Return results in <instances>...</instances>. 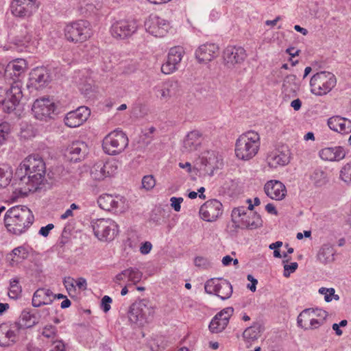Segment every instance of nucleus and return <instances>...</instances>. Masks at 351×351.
<instances>
[{
	"label": "nucleus",
	"mask_w": 351,
	"mask_h": 351,
	"mask_svg": "<svg viewBox=\"0 0 351 351\" xmlns=\"http://www.w3.org/2000/svg\"><path fill=\"white\" fill-rule=\"evenodd\" d=\"M45 173V162L42 157L38 154L28 156L16 170L15 180L18 186L14 193L27 196L29 193L36 191L44 182Z\"/></svg>",
	"instance_id": "nucleus-1"
},
{
	"label": "nucleus",
	"mask_w": 351,
	"mask_h": 351,
	"mask_svg": "<svg viewBox=\"0 0 351 351\" xmlns=\"http://www.w3.org/2000/svg\"><path fill=\"white\" fill-rule=\"evenodd\" d=\"M34 217L25 206H16L7 210L4 223L7 230L16 235H21L32 225Z\"/></svg>",
	"instance_id": "nucleus-2"
},
{
	"label": "nucleus",
	"mask_w": 351,
	"mask_h": 351,
	"mask_svg": "<svg viewBox=\"0 0 351 351\" xmlns=\"http://www.w3.org/2000/svg\"><path fill=\"white\" fill-rule=\"evenodd\" d=\"M260 147V136L254 131L241 134L235 143L236 156L243 160H249L256 156Z\"/></svg>",
	"instance_id": "nucleus-3"
},
{
	"label": "nucleus",
	"mask_w": 351,
	"mask_h": 351,
	"mask_svg": "<svg viewBox=\"0 0 351 351\" xmlns=\"http://www.w3.org/2000/svg\"><path fill=\"white\" fill-rule=\"evenodd\" d=\"M232 227L237 230L239 228V223L242 228L250 230L256 229L263 226V220L261 215L256 212L247 213V210L245 206H239L234 208L231 214Z\"/></svg>",
	"instance_id": "nucleus-4"
},
{
	"label": "nucleus",
	"mask_w": 351,
	"mask_h": 351,
	"mask_svg": "<svg viewBox=\"0 0 351 351\" xmlns=\"http://www.w3.org/2000/svg\"><path fill=\"white\" fill-rule=\"evenodd\" d=\"M23 97L21 81L12 82L9 88L0 87V105L5 112H13Z\"/></svg>",
	"instance_id": "nucleus-5"
},
{
	"label": "nucleus",
	"mask_w": 351,
	"mask_h": 351,
	"mask_svg": "<svg viewBox=\"0 0 351 351\" xmlns=\"http://www.w3.org/2000/svg\"><path fill=\"white\" fill-rule=\"evenodd\" d=\"M337 84L335 75L328 71H321L314 74L311 80V92L317 96L328 93Z\"/></svg>",
	"instance_id": "nucleus-6"
},
{
	"label": "nucleus",
	"mask_w": 351,
	"mask_h": 351,
	"mask_svg": "<svg viewBox=\"0 0 351 351\" xmlns=\"http://www.w3.org/2000/svg\"><path fill=\"white\" fill-rule=\"evenodd\" d=\"M128 138L123 132L115 130L104 137L102 147L107 154L117 155L125 150L128 145Z\"/></svg>",
	"instance_id": "nucleus-7"
},
{
	"label": "nucleus",
	"mask_w": 351,
	"mask_h": 351,
	"mask_svg": "<svg viewBox=\"0 0 351 351\" xmlns=\"http://www.w3.org/2000/svg\"><path fill=\"white\" fill-rule=\"evenodd\" d=\"M92 35L90 23L79 20L68 24L64 28V36L67 40L72 43H82Z\"/></svg>",
	"instance_id": "nucleus-8"
},
{
	"label": "nucleus",
	"mask_w": 351,
	"mask_h": 351,
	"mask_svg": "<svg viewBox=\"0 0 351 351\" xmlns=\"http://www.w3.org/2000/svg\"><path fill=\"white\" fill-rule=\"evenodd\" d=\"M154 309L149 300L143 299L134 302L130 307L128 317L132 323L143 324L148 322L154 315Z\"/></svg>",
	"instance_id": "nucleus-9"
},
{
	"label": "nucleus",
	"mask_w": 351,
	"mask_h": 351,
	"mask_svg": "<svg viewBox=\"0 0 351 351\" xmlns=\"http://www.w3.org/2000/svg\"><path fill=\"white\" fill-rule=\"evenodd\" d=\"M91 227L95 236L100 241L113 240L118 232V226L110 219L93 220Z\"/></svg>",
	"instance_id": "nucleus-10"
},
{
	"label": "nucleus",
	"mask_w": 351,
	"mask_h": 351,
	"mask_svg": "<svg viewBox=\"0 0 351 351\" xmlns=\"http://www.w3.org/2000/svg\"><path fill=\"white\" fill-rule=\"evenodd\" d=\"M57 106L55 102L49 97H40L36 99L32 110L36 119L48 121L54 118Z\"/></svg>",
	"instance_id": "nucleus-11"
},
{
	"label": "nucleus",
	"mask_w": 351,
	"mask_h": 351,
	"mask_svg": "<svg viewBox=\"0 0 351 351\" xmlns=\"http://www.w3.org/2000/svg\"><path fill=\"white\" fill-rule=\"evenodd\" d=\"M204 290L208 294H214L222 300L230 298L232 294V287L230 282L221 278H211L207 280Z\"/></svg>",
	"instance_id": "nucleus-12"
},
{
	"label": "nucleus",
	"mask_w": 351,
	"mask_h": 351,
	"mask_svg": "<svg viewBox=\"0 0 351 351\" xmlns=\"http://www.w3.org/2000/svg\"><path fill=\"white\" fill-rule=\"evenodd\" d=\"M138 28L135 19H121L115 21L111 26L110 32L113 37L125 39L134 34Z\"/></svg>",
	"instance_id": "nucleus-13"
},
{
	"label": "nucleus",
	"mask_w": 351,
	"mask_h": 351,
	"mask_svg": "<svg viewBox=\"0 0 351 351\" xmlns=\"http://www.w3.org/2000/svg\"><path fill=\"white\" fill-rule=\"evenodd\" d=\"M39 3L37 0H13L10 5L12 14L19 18H28L38 10Z\"/></svg>",
	"instance_id": "nucleus-14"
},
{
	"label": "nucleus",
	"mask_w": 351,
	"mask_h": 351,
	"mask_svg": "<svg viewBox=\"0 0 351 351\" xmlns=\"http://www.w3.org/2000/svg\"><path fill=\"white\" fill-rule=\"evenodd\" d=\"M20 324L14 322H4L0 324V346L8 347L17 340L20 332Z\"/></svg>",
	"instance_id": "nucleus-15"
},
{
	"label": "nucleus",
	"mask_w": 351,
	"mask_h": 351,
	"mask_svg": "<svg viewBox=\"0 0 351 351\" xmlns=\"http://www.w3.org/2000/svg\"><path fill=\"white\" fill-rule=\"evenodd\" d=\"M246 57V51L241 47L228 46L223 52L224 64L229 69L242 64Z\"/></svg>",
	"instance_id": "nucleus-16"
},
{
	"label": "nucleus",
	"mask_w": 351,
	"mask_h": 351,
	"mask_svg": "<svg viewBox=\"0 0 351 351\" xmlns=\"http://www.w3.org/2000/svg\"><path fill=\"white\" fill-rule=\"evenodd\" d=\"M118 166L115 160L99 161L90 169L91 177L95 180H102L104 178L112 176L117 171Z\"/></svg>",
	"instance_id": "nucleus-17"
},
{
	"label": "nucleus",
	"mask_w": 351,
	"mask_h": 351,
	"mask_svg": "<svg viewBox=\"0 0 351 351\" xmlns=\"http://www.w3.org/2000/svg\"><path fill=\"white\" fill-rule=\"evenodd\" d=\"M145 30L156 37H162L167 32L169 23L157 15H150L145 21Z\"/></svg>",
	"instance_id": "nucleus-18"
},
{
	"label": "nucleus",
	"mask_w": 351,
	"mask_h": 351,
	"mask_svg": "<svg viewBox=\"0 0 351 351\" xmlns=\"http://www.w3.org/2000/svg\"><path fill=\"white\" fill-rule=\"evenodd\" d=\"M222 204L217 199L208 200L200 207L199 215L204 221H215L222 214Z\"/></svg>",
	"instance_id": "nucleus-19"
},
{
	"label": "nucleus",
	"mask_w": 351,
	"mask_h": 351,
	"mask_svg": "<svg viewBox=\"0 0 351 351\" xmlns=\"http://www.w3.org/2000/svg\"><path fill=\"white\" fill-rule=\"evenodd\" d=\"M234 312L232 307H227L217 313L209 324V330L212 333L222 332L229 323V319Z\"/></svg>",
	"instance_id": "nucleus-20"
},
{
	"label": "nucleus",
	"mask_w": 351,
	"mask_h": 351,
	"mask_svg": "<svg viewBox=\"0 0 351 351\" xmlns=\"http://www.w3.org/2000/svg\"><path fill=\"white\" fill-rule=\"evenodd\" d=\"M268 165L276 169L287 165L290 161V151L287 146H282L271 152L267 158Z\"/></svg>",
	"instance_id": "nucleus-21"
},
{
	"label": "nucleus",
	"mask_w": 351,
	"mask_h": 351,
	"mask_svg": "<svg viewBox=\"0 0 351 351\" xmlns=\"http://www.w3.org/2000/svg\"><path fill=\"white\" fill-rule=\"evenodd\" d=\"M90 110L86 106H80L75 110L71 111L66 114L64 123L69 128H77L82 125L89 117Z\"/></svg>",
	"instance_id": "nucleus-22"
},
{
	"label": "nucleus",
	"mask_w": 351,
	"mask_h": 351,
	"mask_svg": "<svg viewBox=\"0 0 351 351\" xmlns=\"http://www.w3.org/2000/svg\"><path fill=\"white\" fill-rule=\"evenodd\" d=\"M219 47L215 43H206L195 51V57L199 62L206 63L218 56Z\"/></svg>",
	"instance_id": "nucleus-23"
},
{
	"label": "nucleus",
	"mask_w": 351,
	"mask_h": 351,
	"mask_svg": "<svg viewBox=\"0 0 351 351\" xmlns=\"http://www.w3.org/2000/svg\"><path fill=\"white\" fill-rule=\"evenodd\" d=\"M264 190L268 197L276 200L284 199L287 193L285 184L278 180L268 181L264 186Z\"/></svg>",
	"instance_id": "nucleus-24"
},
{
	"label": "nucleus",
	"mask_w": 351,
	"mask_h": 351,
	"mask_svg": "<svg viewBox=\"0 0 351 351\" xmlns=\"http://www.w3.org/2000/svg\"><path fill=\"white\" fill-rule=\"evenodd\" d=\"M29 80L32 86L40 88L46 86L51 81V77L49 71L45 68L37 67L31 71Z\"/></svg>",
	"instance_id": "nucleus-25"
},
{
	"label": "nucleus",
	"mask_w": 351,
	"mask_h": 351,
	"mask_svg": "<svg viewBox=\"0 0 351 351\" xmlns=\"http://www.w3.org/2000/svg\"><path fill=\"white\" fill-rule=\"evenodd\" d=\"M6 68L8 80H12L13 82L20 81L19 77L27 69V62L24 59H16L8 64Z\"/></svg>",
	"instance_id": "nucleus-26"
},
{
	"label": "nucleus",
	"mask_w": 351,
	"mask_h": 351,
	"mask_svg": "<svg viewBox=\"0 0 351 351\" xmlns=\"http://www.w3.org/2000/svg\"><path fill=\"white\" fill-rule=\"evenodd\" d=\"M202 142V133L198 130H193L188 133L183 141L182 152H193L200 147Z\"/></svg>",
	"instance_id": "nucleus-27"
},
{
	"label": "nucleus",
	"mask_w": 351,
	"mask_h": 351,
	"mask_svg": "<svg viewBox=\"0 0 351 351\" xmlns=\"http://www.w3.org/2000/svg\"><path fill=\"white\" fill-rule=\"evenodd\" d=\"M328 125L333 131L341 134L351 132V120L340 116H333L328 119Z\"/></svg>",
	"instance_id": "nucleus-28"
},
{
	"label": "nucleus",
	"mask_w": 351,
	"mask_h": 351,
	"mask_svg": "<svg viewBox=\"0 0 351 351\" xmlns=\"http://www.w3.org/2000/svg\"><path fill=\"white\" fill-rule=\"evenodd\" d=\"M20 324V329L31 328L39 322L38 312L35 309L25 308L20 315L19 321L14 322Z\"/></svg>",
	"instance_id": "nucleus-29"
},
{
	"label": "nucleus",
	"mask_w": 351,
	"mask_h": 351,
	"mask_svg": "<svg viewBox=\"0 0 351 351\" xmlns=\"http://www.w3.org/2000/svg\"><path fill=\"white\" fill-rule=\"evenodd\" d=\"M88 153L87 145L80 141H74L68 148V157L71 161L77 162L84 158Z\"/></svg>",
	"instance_id": "nucleus-30"
},
{
	"label": "nucleus",
	"mask_w": 351,
	"mask_h": 351,
	"mask_svg": "<svg viewBox=\"0 0 351 351\" xmlns=\"http://www.w3.org/2000/svg\"><path fill=\"white\" fill-rule=\"evenodd\" d=\"M53 300V293L49 289L39 288L34 292L32 303L33 306L40 307L51 304Z\"/></svg>",
	"instance_id": "nucleus-31"
},
{
	"label": "nucleus",
	"mask_w": 351,
	"mask_h": 351,
	"mask_svg": "<svg viewBox=\"0 0 351 351\" xmlns=\"http://www.w3.org/2000/svg\"><path fill=\"white\" fill-rule=\"evenodd\" d=\"M142 276L143 273L138 269L130 267L117 274L114 282L117 284H120L121 281L127 278L129 282L135 285L141 281Z\"/></svg>",
	"instance_id": "nucleus-32"
},
{
	"label": "nucleus",
	"mask_w": 351,
	"mask_h": 351,
	"mask_svg": "<svg viewBox=\"0 0 351 351\" xmlns=\"http://www.w3.org/2000/svg\"><path fill=\"white\" fill-rule=\"evenodd\" d=\"M319 154L322 160L328 161H339L346 156V152L341 146L325 147L321 149Z\"/></svg>",
	"instance_id": "nucleus-33"
},
{
	"label": "nucleus",
	"mask_w": 351,
	"mask_h": 351,
	"mask_svg": "<svg viewBox=\"0 0 351 351\" xmlns=\"http://www.w3.org/2000/svg\"><path fill=\"white\" fill-rule=\"evenodd\" d=\"M32 30L27 25H22L19 27L16 35L14 36L13 43L19 47H27L32 40Z\"/></svg>",
	"instance_id": "nucleus-34"
},
{
	"label": "nucleus",
	"mask_w": 351,
	"mask_h": 351,
	"mask_svg": "<svg viewBox=\"0 0 351 351\" xmlns=\"http://www.w3.org/2000/svg\"><path fill=\"white\" fill-rule=\"evenodd\" d=\"M120 199L110 194L99 196L97 203L101 208L105 210H113L118 208Z\"/></svg>",
	"instance_id": "nucleus-35"
},
{
	"label": "nucleus",
	"mask_w": 351,
	"mask_h": 351,
	"mask_svg": "<svg viewBox=\"0 0 351 351\" xmlns=\"http://www.w3.org/2000/svg\"><path fill=\"white\" fill-rule=\"evenodd\" d=\"M173 86H176V82H168L155 86L156 96L161 100H167L174 93L172 91Z\"/></svg>",
	"instance_id": "nucleus-36"
},
{
	"label": "nucleus",
	"mask_w": 351,
	"mask_h": 351,
	"mask_svg": "<svg viewBox=\"0 0 351 351\" xmlns=\"http://www.w3.org/2000/svg\"><path fill=\"white\" fill-rule=\"evenodd\" d=\"M300 89V84L297 82L295 75H287L282 84V90L288 95H295Z\"/></svg>",
	"instance_id": "nucleus-37"
},
{
	"label": "nucleus",
	"mask_w": 351,
	"mask_h": 351,
	"mask_svg": "<svg viewBox=\"0 0 351 351\" xmlns=\"http://www.w3.org/2000/svg\"><path fill=\"white\" fill-rule=\"evenodd\" d=\"M313 317H315L314 308H309L303 310L298 316V326L304 330H307L308 323Z\"/></svg>",
	"instance_id": "nucleus-38"
},
{
	"label": "nucleus",
	"mask_w": 351,
	"mask_h": 351,
	"mask_svg": "<svg viewBox=\"0 0 351 351\" xmlns=\"http://www.w3.org/2000/svg\"><path fill=\"white\" fill-rule=\"evenodd\" d=\"M261 330L259 325H254L246 328L243 333V337L246 343H247V348H249L251 343L260 337Z\"/></svg>",
	"instance_id": "nucleus-39"
},
{
	"label": "nucleus",
	"mask_w": 351,
	"mask_h": 351,
	"mask_svg": "<svg viewBox=\"0 0 351 351\" xmlns=\"http://www.w3.org/2000/svg\"><path fill=\"white\" fill-rule=\"evenodd\" d=\"M334 250L329 244H325L320 248L317 258L323 263H327L333 260Z\"/></svg>",
	"instance_id": "nucleus-40"
},
{
	"label": "nucleus",
	"mask_w": 351,
	"mask_h": 351,
	"mask_svg": "<svg viewBox=\"0 0 351 351\" xmlns=\"http://www.w3.org/2000/svg\"><path fill=\"white\" fill-rule=\"evenodd\" d=\"M183 54V48L176 46L170 49L167 58L178 66L182 59Z\"/></svg>",
	"instance_id": "nucleus-41"
},
{
	"label": "nucleus",
	"mask_w": 351,
	"mask_h": 351,
	"mask_svg": "<svg viewBox=\"0 0 351 351\" xmlns=\"http://www.w3.org/2000/svg\"><path fill=\"white\" fill-rule=\"evenodd\" d=\"M11 257L12 261H19V260L26 259L29 256L28 249L23 246H19L12 250V252L8 254Z\"/></svg>",
	"instance_id": "nucleus-42"
},
{
	"label": "nucleus",
	"mask_w": 351,
	"mask_h": 351,
	"mask_svg": "<svg viewBox=\"0 0 351 351\" xmlns=\"http://www.w3.org/2000/svg\"><path fill=\"white\" fill-rule=\"evenodd\" d=\"M22 288L19 285V280L12 279L10 282L8 296L10 299L17 300L21 296Z\"/></svg>",
	"instance_id": "nucleus-43"
},
{
	"label": "nucleus",
	"mask_w": 351,
	"mask_h": 351,
	"mask_svg": "<svg viewBox=\"0 0 351 351\" xmlns=\"http://www.w3.org/2000/svg\"><path fill=\"white\" fill-rule=\"evenodd\" d=\"M12 178V171L10 167H0V188H5L10 184Z\"/></svg>",
	"instance_id": "nucleus-44"
},
{
	"label": "nucleus",
	"mask_w": 351,
	"mask_h": 351,
	"mask_svg": "<svg viewBox=\"0 0 351 351\" xmlns=\"http://www.w3.org/2000/svg\"><path fill=\"white\" fill-rule=\"evenodd\" d=\"M313 179L316 186H322L328 182L326 173L321 169H317L314 171Z\"/></svg>",
	"instance_id": "nucleus-45"
},
{
	"label": "nucleus",
	"mask_w": 351,
	"mask_h": 351,
	"mask_svg": "<svg viewBox=\"0 0 351 351\" xmlns=\"http://www.w3.org/2000/svg\"><path fill=\"white\" fill-rule=\"evenodd\" d=\"M42 335L43 337H45L53 342V341H55L54 339L57 337V330L56 326L53 325L45 326L43 329Z\"/></svg>",
	"instance_id": "nucleus-46"
},
{
	"label": "nucleus",
	"mask_w": 351,
	"mask_h": 351,
	"mask_svg": "<svg viewBox=\"0 0 351 351\" xmlns=\"http://www.w3.org/2000/svg\"><path fill=\"white\" fill-rule=\"evenodd\" d=\"M10 132V125L4 122L0 124V145L4 143Z\"/></svg>",
	"instance_id": "nucleus-47"
},
{
	"label": "nucleus",
	"mask_w": 351,
	"mask_h": 351,
	"mask_svg": "<svg viewBox=\"0 0 351 351\" xmlns=\"http://www.w3.org/2000/svg\"><path fill=\"white\" fill-rule=\"evenodd\" d=\"M156 185V180L153 176L147 175L142 179V187L146 191L152 189Z\"/></svg>",
	"instance_id": "nucleus-48"
},
{
	"label": "nucleus",
	"mask_w": 351,
	"mask_h": 351,
	"mask_svg": "<svg viewBox=\"0 0 351 351\" xmlns=\"http://www.w3.org/2000/svg\"><path fill=\"white\" fill-rule=\"evenodd\" d=\"M195 265L200 269H207L212 266L210 261L203 256H197L194 259Z\"/></svg>",
	"instance_id": "nucleus-49"
},
{
	"label": "nucleus",
	"mask_w": 351,
	"mask_h": 351,
	"mask_svg": "<svg viewBox=\"0 0 351 351\" xmlns=\"http://www.w3.org/2000/svg\"><path fill=\"white\" fill-rule=\"evenodd\" d=\"M340 177L345 182H351V163H348L343 166L340 171Z\"/></svg>",
	"instance_id": "nucleus-50"
},
{
	"label": "nucleus",
	"mask_w": 351,
	"mask_h": 351,
	"mask_svg": "<svg viewBox=\"0 0 351 351\" xmlns=\"http://www.w3.org/2000/svg\"><path fill=\"white\" fill-rule=\"evenodd\" d=\"M217 160L215 154L214 152H208L207 156H203L202 158V162L205 166H210L214 168V165Z\"/></svg>",
	"instance_id": "nucleus-51"
},
{
	"label": "nucleus",
	"mask_w": 351,
	"mask_h": 351,
	"mask_svg": "<svg viewBox=\"0 0 351 351\" xmlns=\"http://www.w3.org/2000/svg\"><path fill=\"white\" fill-rule=\"evenodd\" d=\"M177 69V66L168 58H167L166 62L161 66V71L166 75L171 74L176 71Z\"/></svg>",
	"instance_id": "nucleus-52"
},
{
	"label": "nucleus",
	"mask_w": 351,
	"mask_h": 351,
	"mask_svg": "<svg viewBox=\"0 0 351 351\" xmlns=\"http://www.w3.org/2000/svg\"><path fill=\"white\" fill-rule=\"evenodd\" d=\"M177 69V66L168 58H167L166 62L161 66V71L166 75L171 74L176 71Z\"/></svg>",
	"instance_id": "nucleus-53"
},
{
	"label": "nucleus",
	"mask_w": 351,
	"mask_h": 351,
	"mask_svg": "<svg viewBox=\"0 0 351 351\" xmlns=\"http://www.w3.org/2000/svg\"><path fill=\"white\" fill-rule=\"evenodd\" d=\"M318 291L320 294L324 295V300L326 302H330L332 301V295H334L335 292L333 288L326 287H321Z\"/></svg>",
	"instance_id": "nucleus-54"
},
{
	"label": "nucleus",
	"mask_w": 351,
	"mask_h": 351,
	"mask_svg": "<svg viewBox=\"0 0 351 351\" xmlns=\"http://www.w3.org/2000/svg\"><path fill=\"white\" fill-rule=\"evenodd\" d=\"M49 351H66L64 343L62 340L53 341Z\"/></svg>",
	"instance_id": "nucleus-55"
},
{
	"label": "nucleus",
	"mask_w": 351,
	"mask_h": 351,
	"mask_svg": "<svg viewBox=\"0 0 351 351\" xmlns=\"http://www.w3.org/2000/svg\"><path fill=\"white\" fill-rule=\"evenodd\" d=\"M75 279L72 277H65L63 284L68 291H74L75 290Z\"/></svg>",
	"instance_id": "nucleus-56"
},
{
	"label": "nucleus",
	"mask_w": 351,
	"mask_h": 351,
	"mask_svg": "<svg viewBox=\"0 0 351 351\" xmlns=\"http://www.w3.org/2000/svg\"><path fill=\"white\" fill-rule=\"evenodd\" d=\"M112 300L108 295H105L101 299V308L104 311V312L107 313L110 311L111 306L110 304L112 303Z\"/></svg>",
	"instance_id": "nucleus-57"
},
{
	"label": "nucleus",
	"mask_w": 351,
	"mask_h": 351,
	"mask_svg": "<svg viewBox=\"0 0 351 351\" xmlns=\"http://www.w3.org/2000/svg\"><path fill=\"white\" fill-rule=\"evenodd\" d=\"M298 267V265L296 262L291 263L290 265H284V272L283 275L285 277H289L291 273L294 272Z\"/></svg>",
	"instance_id": "nucleus-58"
},
{
	"label": "nucleus",
	"mask_w": 351,
	"mask_h": 351,
	"mask_svg": "<svg viewBox=\"0 0 351 351\" xmlns=\"http://www.w3.org/2000/svg\"><path fill=\"white\" fill-rule=\"evenodd\" d=\"M183 202L182 197H172L170 198V202L171 207L175 211L179 212L181 209V203Z\"/></svg>",
	"instance_id": "nucleus-59"
},
{
	"label": "nucleus",
	"mask_w": 351,
	"mask_h": 351,
	"mask_svg": "<svg viewBox=\"0 0 351 351\" xmlns=\"http://www.w3.org/2000/svg\"><path fill=\"white\" fill-rule=\"evenodd\" d=\"M324 323L321 319H316L315 317L311 319L310 323H308L307 330H313L319 328Z\"/></svg>",
	"instance_id": "nucleus-60"
},
{
	"label": "nucleus",
	"mask_w": 351,
	"mask_h": 351,
	"mask_svg": "<svg viewBox=\"0 0 351 351\" xmlns=\"http://www.w3.org/2000/svg\"><path fill=\"white\" fill-rule=\"evenodd\" d=\"M314 313L315 317H318V319H321V321H322L323 323H324V321L326 319L328 315V313L326 311L319 308L314 309Z\"/></svg>",
	"instance_id": "nucleus-61"
},
{
	"label": "nucleus",
	"mask_w": 351,
	"mask_h": 351,
	"mask_svg": "<svg viewBox=\"0 0 351 351\" xmlns=\"http://www.w3.org/2000/svg\"><path fill=\"white\" fill-rule=\"evenodd\" d=\"M152 245L149 241H145L140 247V252L142 254H147L150 252Z\"/></svg>",
	"instance_id": "nucleus-62"
},
{
	"label": "nucleus",
	"mask_w": 351,
	"mask_h": 351,
	"mask_svg": "<svg viewBox=\"0 0 351 351\" xmlns=\"http://www.w3.org/2000/svg\"><path fill=\"white\" fill-rule=\"evenodd\" d=\"M54 228L53 224L49 223L46 226L41 227L39 230V234L45 237H47L49 232Z\"/></svg>",
	"instance_id": "nucleus-63"
},
{
	"label": "nucleus",
	"mask_w": 351,
	"mask_h": 351,
	"mask_svg": "<svg viewBox=\"0 0 351 351\" xmlns=\"http://www.w3.org/2000/svg\"><path fill=\"white\" fill-rule=\"evenodd\" d=\"M75 283L76 284L75 286L77 287L79 289L86 290L87 289V282L86 279L84 278H77Z\"/></svg>",
	"instance_id": "nucleus-64"
}]
</instances>
